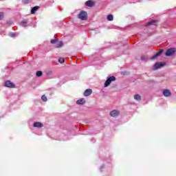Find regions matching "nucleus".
Returning <instances> with one entry per match:
<instances>
[{"label":"nucleus","instance_id":"a878e982","mask_svg":"<svg viewBox=\"0 0 176 176\" xmlns=\"http://www.w3.org/2000/svg\"><path fill=\"white\" fill-rule=\"evenodd\" d=\"M122 75H124V72H121Z\"/></svg>","mask_w":176,"mask_h":176},{"label":"nucleus","instance_id":"4468645a","mask_svg":"<svg viewBox=\"0 0 176 176\" xmlns=\"http://www.w3.org/2000/svg\"><path fill=\"white\" fill-rule=\"evenodd\" d=\"M134 100H135L136 101H141V95L135 94L134 96Z\"/></svg>","mask_w":176,"mask_h":176},{"label":"nucleus","instance_id":"5701e85b","mask_svg":"<svg viewBox=\"0 0 176 176\" xmlns=\"http://www.w3.org/2000/svg\"><path fill=\"white\" fill-rule=\"evenodd\" d=\"M146 58H148V56H144L140 57V60H142V61H144V60H146Z\"/></svg>","mask_w":176,"mask_h":176},{"label":"nucleus","instance_id":"6e6552de","mask_svg":"<svg viewBox=\"0 0 176 176\" xmlns=\"http://www.w3.org/2000/svg\"><path fill=\"white\" fill-rule=\"evenodd\" d=\"M78 105H85L86 104V100L85 98H80L76 101Z\"/></svg>","mask_w":176,"mask_h":176},{"label":"nucleus","instance_id":"ddd939ff","mask_svg":"<svg viewBox=\"0 0 176 176\" xmlns=\"http://www.w3.org/2000/svg\"><path fill=\"white\" fill-rule=\"evenodd\" d=\"M39 10V6H36L33 7L31 10V14H35L36 10Z\"/></svg>","mask_w":176,"mask_h":176},{"label":"nucleus","instance_id":"393cba45","mask_svg":"<svg viewBox=\"0 0 176 176\" xmlns=\"http://www.w3.org/2000/svg\"><path fill=\"white\" fill-rule=\"evenodd\" d=\"M11 36H15L14 33H11Z\"/></svg>","mask_w":176,"mask_h":176},{"label":"nucleus","instance_id":"1a4fd4ad","mask_svg":"<svg viewBox=\"0 0 176 176\" xmlns=\"http://www.w3.org/2000/svg\"><path fill=\"white\" fill-rule=\"evenodd\" d=\"M86 6H88V8H93V6H94V5H96V3H94V1H91L90 0L86 1L85 3Z\"/></svg>","mask_w":176,"mask_h":176},{"label":"nucleus","instance_id":"f03ea898","mask_svg":"<svg viewBox=\"0 0 176 176\" xmlns=\"http://www.w3.org/2000/svg\"><path fill=\"white\" fill-rule=\"evenodd\" d=\"M114 80H116V77L112 76L107 78L106 82H104V87H108L111 85V82H114Z\"/></svg>","mask_w":176,"mask_h":176},{"label":"nucleus","instance_id":"4be33fe9","mask_svg":"<svg viewBox=\"0 0 176 176\" xmlns=\"http://www.w3.org/2000/svg\"><path fill=\"white\" fill-rule=\"evenodd\" d=\"M57 41H58V39H52L51 40V43L54 45V43H57Z\"/></svg>","mask_w":176,"mask_h":176},{"label":"nucleus","instance_id":"6ab92c4d","mask_svg":"<svg viewBox=\"0 0 176 176\" xmlns=\"http://www.w3.org/2000/svg\"><path fill=\"white\" fill-rule=\"evenodd\" d=\"M21 25L22 27H26L27 25V21H23L21 23Z\"/></svg>","mask_w":176,"mask_h":176},{"label":"nucleus","instance_id":"aec40b11","mask_svg":"<svg viewBox=\"0 0 176 176\" xmlns=\"http://www.w3.org/2000/svg\"><path fill=\"white\" fill-rule=\"evenodd\" d=\"M65 61V59H64V58H60L58 59V62L60 63V64L64 63Z\"/></svg>","mask_w":176,"mask_h":176},{"label":"nucleus","instance_id":"39448f33","mask_svg":"<svg viewBox=\"0 0 176 176\" xmlns=\"http://www.w3.org/2000/svg\"><path fill=\"white\" fill-rule=\"evenodd\" d=\"M166 65V63L159 62L156 63L154 65V69H159L160 68H162V67H164Z\"/></svg>","mask_w":176,"mask_h":176},{"label":"nucleus","instance_id":"0eeeda50","mask_svg":"<svg viewBox=\"0 0 176 176\" xmlns=\"http://www.w3.org/2000/svg\"><path fill=\"white\" fill-rule=\"evenodd\" d=\"M93 93V90L91 89H87L84 92L85 97H89V96H91V94Z\"/></svg>","mask_w":176,"mask_h":176},{"label":"nucleus","instance_id":"9b49d317","mask_svg":"<svg viewBox=\"0 0 176 176\" xmlns=\"http://www.w3.org/2000/svg\"><path fill=\"white\" fill-rule=\"evenodd\" d=\"M163 95L164 97H170V96H171V91H170L168 89H164L163 91Z\"/></svg>","mask_w":176,"mask_h":176},{"label":"nucleus","instance_id":"423d86ee","mask_svg":"<svg viewBox=\"0 0 176 176\" xmlns=\"http://www.w3.org/2000/svg\"><path fill=\"white\" fill-rule=\"evenodd\" d=\"M120 115V111L118 110H113L112 111L110 112V116L112 118H116Z\"/></svg>","mask_w":176,"mask_h":176},{"label":"nucleus","instance_id":"a211bd4d","mask_svg":"<svg viewBox=\"0 0 176 176\" xmlns=\"http://www.w3.org/2000/svg\"><path fill=\"white\" fill-rule=\"evenodd\" d=\"M41 100L44 102H46V101H47V98L46 97V96L43 95L41 97Z\"/></svg>","mask_w":176,"mask_h":176},{"label":"nucleus","instance_id":"b1692460","mask_svg":"<svg viewBox=\"0 0 176 176\" xmlns=\"http://www.w3.org/2000/svg\"><path fill=\"white\" fill-rule=\"evenodd\" d=\"M3 19V12H0V20H2Z\"/></svg>","mask_w":176,"mask_h":176},{"label":"nucleus","instance_id":"7ed1b4c3","mask_svg":"<svg viewBox=\"0 0 176 176\" xmlns=\"http://www.w3.org/2000/svg\"><path fill=\"white\" fill-rule=\"evenodd\" d=\"M175 52H176L175 48L168 49L165 53V56H166L167 57H170V56H173V54H174Z\"/></svg>","mask_w":176,"mask_h":176},{"label":"nucleus","instance_id":"dca6fc26","mask_svg":"<svg viewBox=\"0 0 176 176\" xmlns=\"http://www.w3.org/2000/svg\"><path fill=\"white\" fill-rule=\"evenodd\" d=\"M43 75V73H42L41 71H38L36 74V76H37L38 78L42 76Z\"/></svg>","mask_w":176,"mask_h":176},{"label":"nucleus","instance_id":"2eb2a0df","mask_svg":"<svg viewBox=\"0 0 176 176\" xmlns=\"http://www.w3.org/2000/svg\"><path fill=\"white\" fill-rule=\"evenodd\" d=\"M155 23H156V21L155 20H152L151 21H148L146 25H153V24H155Z\"/></svg>","mask_w":176,"mask_h":176},{"label":"nucleus","instance_id":"412c9836","mask_svg":"<svg viewBox=\"0 0 176 176\" xmlns=\"http://www.w3.org/2000/svg\"><path fill=\"white\" fill-rule=\"evenodd\" d=\"M63 41H60L56 45V47H61L63 46Z\"/></svg>","mask_w":176,"mask_h":176},{"label":"nucleus","instance_id":"9d476101","mask_svg":"<svg viewBox=\"0 0 176 176\" xmlns=\"http://www.w3.org/2000/svg\"><path fill=\"white\" fill-rule=\"evenodd\" d=\"M162 53H163V50H161L158 52H157L154 56H153L151 59L156 60L157 58V57H159V56H160V54H162Z\"/></svg>","mask_w":176,"mask_h":176},{"label":"nucleus","instance_id":"20e7f679","mask_svg":"<svg viewBox=\"0 0 176 176\" xmlns=\"http://www.w3.org/2000/svg\"><path fill=\"white\" fill-rule=\"evenodd\" d=\"M5 86L6 87H10V89H14L16 87V85L10 80L6 81Z\"/></svg>","mask_w":176,"mask_h":176},{"label":"nucleus","instance_id":"f257e3e1","mask_svg":"<svg viewBox=\"0 0 176 176\" xmlns=\"http://www.w3.org/2000/svg\"><path fill=\"white\" fill-rule=\"evenodd\" d=\"M78 17L82 21L87 20V12L82 10L80 12V14L78 15Z\"/></svg>","mask_w":176,"mask_h":176},{"label":"nucleus","instance_id":"f3484780","mask_svg":"<svg viewBox=\"0 0 176 176\" xmlns=\"http://www.w3.org/2000/svg\"><path fill=\"white\" fill-rule=\"evenodd\" d=\"M107 20L109 21H112L113 20V15H108L107 16Z\"/></svg>","mask_w":176,"mask_h":176},{"label":"nucleus","instance_id":"f8f14e48","mask_svg":"<svg viewBox=\"0 0 176 176\" xmlns=\"http://www.w3.org/2000/svg\"><path fill=\"white\" fill-rule=\"evenodd\" d=\"M34 127H36L37 129H41V127H43V124H42L41 122H34L33 124Z\"/></svg>","mask_w":176,"mask_h":176}]
</instances>
